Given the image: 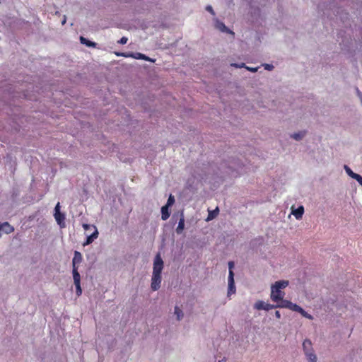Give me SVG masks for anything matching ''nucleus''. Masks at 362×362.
<instances>
[{
  "mask_svg": "<svg viewBox=\"0 0 362 362\" xmlns=\"http://www.w3.org/2000/svg\"><path fill=\"white\" fill-rule=\"evenodd\" d=\"M288 285V281L281 280L276 281L271 288L270 298L272 300L278 303H282V301H285L286 300H284L285 293L281 289L286 288Z\"/></svg>",
  "mask_w": 362,
  "mask_h": 362,
  "instance_id": "obj_1",
  "label": "nucleus"
},
{
  "mask_svg": "<svg viewBox=\"0 0 362 362\" xmlns=\"http://www.w3.org/2000/svg\"><path fill=\"white\" fill-rule=\"evenodd\" d=\"M303 348L308 362H316L317 356L314 354L310 340L305 339L303 343Z\"/></svg>",
  "mask_w": 362,
  "mask_h": 362,
  "instance_id": "obj_2",
  "label": "nucleus"
},
{
  "mask_svg": "<svg viewBox=\"0 0 362 362\" xmlns=\"http://www.w3.org/2000/svg\"><path fill=\"white\" fill-rule=\"evenodd\" d=\"M163 269V261L159 254H158L153 262V274H161Z\"/></svg>",
  "mask_w": 362,
  "mask_h": 362,
  "instance_id": "obj_3",
  "label": "nucleus"
},
{
  "mask_svg": "<svg viewBox=\"0 0 362 362\" xmlns=\"http://www.w3.org/2000/svg\"><path fill=\"white\" fill-rule=\"evenodd\" d=\"M54 218L57 223L62 226V225H64L65 215L63 213L60 212V203L58 202L54 208Z\"/></svg>",
  "mask_w": 362,
  "mask_h": 362,
  "instance_id": "obj_4",
  "label": "nucleus"
},
{
  "mask_svg": "<svg viewBox=\"0 0 362 362\" xmlns=\"http://www.w3.org/2000/svg\"><path fill=\"white\" fill-rule=\"evenodd\" d=\"M161 274H153L151 287L153 291H158L160 287Z\"/></svg>",
  "mask_w": 362,
  "mask_h": 362,
  "instance_id": "obj_5",
  "label": "nucleus"
},
{
  "mask_svg": "<svg viewBox=\"0 0 362 362\" xmlns=\"http://www.w3.org/2000/svg\"><path fill=\"white\" fill-rule=\"evenodd\" d=\"M281 308H288L293 311H296L299 313L300 310H301V307L297 304L293 303L289 300L282 301V303H279V305Z\"/></svg>",
  "mask_w": 362,
  "mask_h": 362,
  "instance_id": "obj_6",
  "label": "nucleus"
},
{
  "mask_svg": "<svg viewBox=\"0 0 362 362\" xmlns=\"http://www.w3.org/2000/svg\"><path fill=\"white\" fill-rule=\"evenodd\" d=\"M94 228L93 233L88 235L86 238V240L83 243V246H86L92 243L95 239L98 237V231L95 226H93Z\"/></svg>",
  "mask_w": 362,
  "mask_h": 362,
  "instance_id": "obj_7",
  "label": "nucleus"
},
{
  "mask_svg": "<svg viewBox=\"0 0 362 362\" xmlns=\"http://www.w3.org/2000/svg\"><path fill=\"white\" fill-rule=\"evenodd\" d=\"M83 260L82 255L78 251L74 252V256L72 259V268H78L79 264Z\"/></svg>",
  "mask_w": 362,
  "mask_h": 362,
  "instance_id": "obj_8",
  "label": "nucleus"
},
{
  "mask_svg": "<svg viewBox=\"0 0 362 362\" xmlns=\"http://www.w3.org/2000/svg\"><path fill=\"white\" fill-rule=\"evenodd\" d=\"M185 228V217L183 212H181V217L179 220L178 226L176 228V233L177 234H181L184 230Z\"/></svg>",
  "mask_w": 362,
  "mask_h": 362,
  "instance_id": "obj_9",
  "label": "nucleus"
},
{
  "mask_svg": "<svg viewBox=\"0 0 362 362\" xmlns=\"http://www.w3.org/2000/svg\"><path fill=\"white\" fill-rule=\"evenodd\" d=\"M170 206L167 205H164L161 208V218L163 221L167 220L170 217V211H169Z\"/></svg>",
  "mask_w": 362,
  "mask_h": 362,
  "instance_id": "obj_10",
  "label": "nucleus"
},
{
  "mask_svg": "<svg viewBox=\"0 0 362 362\" xmlns=\"http://www.w3.org/2000/svg\"><path fill=\"white\" fill-rule=\"evenodd\" d=\"M131 54L132 56H130V57L134 58V59H144V60L148 61V62L152 61L148 57L146 56L144 54L139 53V52H136V53L131 52Z\"/></svg>",
  "mask_w": 362,
  "mask_h": 362,
  "instance_id": "obj_11",
  "label": "nucleus"
},
{
  "mask_svg": "<svg viewBox=\"0 0 362 362\" xmlns=\"http://www.w3.org/2000/svg\"><path fill=\"white\" fill-rule=\"evenodd\" d=\"M304 213V208L303 206H300L298 209L293 210L292 211L293 215L296 217V219H300Z\"/></svg>",
  "mask_w": 362,
  "mask_h": 362,
  "instance_id": "obj_12",
  "label": "nucleus"
},
{
  "mask_svg": "<svg viewBox=\"0 0 362 362\" xmlns=\"http://www.w3.org/2000/svg\"><path fill=\"white\" fill-rule=\"evenodd\" d=\"M72 273L74 284H78V283H81V276L78 272V268H73Z\"/></svg>",
  "mask_w": 362,
  "mask_h": 362,
  "instance_id": "obj_13",
  "label": "nucleus"
},
{
  "mask_svg": "<svg viewBox=\"0 0 362 362\" xmlns=\"http://www.w3.org/2000/svg\"><path fill=\"white\" fill-rule=\"evenodd\" d=\"M80 42L82 44L86 45L87 47H96L95 42H91L83 36L80 37Z\"/></svg>",
  "mask_w": 362,
  "mask_h": 362,
  "instance_id": "obj_14",
  "label": "nucleus"
},
{
  "mask_svg": "<svg viewBox=\"0 0 362 362\" xmlns=\"http://www.w3.org/2000/svg\"><path fill=\"white\" fill-rule=\"evenodd\" d=\"M231 66L236 67V68L245 67L246 69H247L252 72H256L258 69L257 67L252 68V67L246 66L244 63H242L241 64L233 63V64H231Z\"/></svg>",
  "mask_w": 362,
  "mask_h": 362,
  "instance_id": "obj_15",
  "label": "nucleus"
},
{
  "mask_svg": "<svg viewBox=\"0 0 362 362\" xmlns=\"http://www.w3.org/2000/svg\"><path fill=\"white\" fill-rule=\"evenodd\" d=\"M344 169L346 172V173L352 178L355 179L356 180H357V179L358 178V177L360 176V175L357 174V173H354L351 169L347 166V165H344Z\"/></svg>",
  "mask_w": 362,
  "mask_h": 362,
  "instance_id": "obj_16",
  "label": "nucleus"
},
{
  "mask_svg": "<svg viewBox=\"0 0 362 362\" xmlns=\"http://www.w3.org/2000/svg\"><path fill=\"white\" fill-rule=\"evenodd\" d=\"M216 27L223 32L230 33L233 35H234V33L230 30L225 25L224 23L221 22H218L216 24Z\"/></svg>",
  "mask_w": 362,
  "mask_h": 362,
  "instance_id": "obj_17",
  "label": "nucleus"
},
{
  "mask_svg": "<svg viewBox=\"0 0 362 362\" xmlns=\"http://www.w3.org/2000/svg\"><path fill=\"white\" fill-rule=\"evenodd\" d=\"M264 306L265 303L262 300H258L254 305V308L258 310H264Z\"/></svg>",
  "mask_w": 362,
  "mask_h": 362,
  "instance_id": "obj_18",
  "label": "nucleus"
},
{
  "mask_svg": "<svg viewBox=\"0 0 362 362\" xmlns=\"http://www.w3.org/2000/svg\"><path fill=\"white\" fill-rule=\"evenodd\" d=\"M175 314L177 316V320H180L183 317L182 310L178 306H175Z\"/></svg>",
  "mask_w": 362,
  "mask_h": 362,
  "instance_id": "obj_19",
  "label": "nucleus"
},
{
  "mask_svg": "<svg viewBox=\"0 0 362 362\" xmlns=\"http://www.w3.org/2000/svg\"><path fill=\"white\" fill-rule=\"evenodd\" d=\"M305 134V132H300L298 133L293 134L291 136L296 140H300Z\"/></svg>",
  "mask_w": 362,
  "mask_h": 362,
  "instance_id": "obj_20",
  "label": "nucleus"
},
{
  "mask_svg": "<svg viewBox=\"0 0 362 362\" xmlns=\"http://www.w3.org/2000/svg\"><path fill=\"white\" fill-rule=\"evenodd\" d=\"M218 209L216 208L215 210L210 211L209 213L207 220H211V219L214 218L218 215Z\"/></svg>",
  "mask_w": 362,
  "mask_h": 362,
  "instance_id": "obj_21",
  "label": "nucleus"
},
{
  "mask_svg": "<svg viewBox=\"0 0 362 362\" xmlns=\"http://www.w3.org/2000/svg\"><path fill=\"white\" fill-rule=\"evenodd\" d=\"M279 303H277L276 305L265 303L264 310H272V309H274V308H281V306H279Z\"/></svg>",
  "mask_w": 362,
  "mask_h": 362,
  "instance_id": "obj_22",
  "label": "nucleus"
},
{
  "mask_svg": "<svg viewBox=\"0 0 362 362\" xmlns=\"http://www.w3.org/2000/svg\"><path fill=\"white\" fill-rule=\"evenodd\" d=\"M228 284H235L234 281V273L233 271H229L228 278Z\"/></svg>",
  "mask_w": 362,
  "mask_h": 362,
  "instance_id": "obj_23",
  "label": "nucleus"
},
{
  "mask_svg": "<svg viewBox=\"0 0 362 362\" xmlns=\"http://www.w3.org/2000/svg\"><path fill=\"white\" fill-rule=\"evenodd\" d=\"M235 293V284H228V296H230L231 294H233Z\"/></svg>",
  "mask_w": 362,
  "mask_h": 362,
  "instance_id": "obj_24",
  "label": "nucleus"
},
{
  "mask_svg": "<svg viewBox=\"0 0 362 362\" xmlns=\"http://www.w3.org/2000/svg\"><path fill=\"white\" fill-rule=\"evenodd\" d=\"M115 54L117 57H130V56H132L131 54V52H115Z\"/></svg>",
  "mask_w": 362,
  "mask_h": 362,
  "instance_id": "obj_25",
  "label": "nucleus"
},
{
  "mask_svg": "<svg viewBox=\"0 0 362 362\" xmlns=\"http://www.w3.org/2000/svg\"><path fill=\"white\" fill-rule=\"evenodd\" d=\"M174 203H175V198L172 194H170L168 197V199L165 205L170 207L172 205L174 204Z\"/></svg>",
  "mask_w": 362,
  "mask_h": 362,
  "instance_id": "obj_26",
  "label": "nucleus"
},
{
  "mask_svg": "<svg viewBox=\"0 0 362 362\" xmlns=\"http://www.w3.org/2000/svg\"><path fill=\"white\" fill-rule=\"evenodd\" d=\"M75 286L76 288V294L78 296H79L80 295H81V293H82V290L81 288V284L78 283V284H75Z\"/></svg>",
  "mask_w": 362,
  "mask_h": 362,
  "instance_id": "obj_27",
  "label": "nucleus"
},
{
  "mask_svg": "<svg viewBox=\"0 0 362 362\" xmlns=\"http://www.w3.org/2000/svg\"><path fill=\"white\" fill-rule=\"evenodd\" d=\"M128 41V38L126 37H122L119 41H118V43L119 44H122V45H124Z\"/></svg>",
  "mask_w": 362,
  "mask_h": 362,
  "instance_id": "obj_28",
  "label": "nucleus"
},
{
  "mask_svg": "<svg viewBox=\"0 0 362 362\" xmlns=\"http://www.w3.org/2000/svg\"><path fill=\"white\" fill-rule=\"evenodd\" d=\"M264 66L265 69L269 70V71H271L274 69V66L272 64H265Z\"/></svg>",
  "mask_w": 362,
  "mask_h": 362,
  "instance_id": "obj_29",
  "label": "nucleus"
},
{
  "mask_svg": "<svg viewBox=\"0 0 362 362\" xmlns=\"http://www.w3.org/2000/svg\"><path fill=\"white\" fill-rule=\"evenodd\" d=\"M93 226H94L93 225L91 226V225H89V224H87V223H83V228L87 230H89L90 228H93Z\"/></svg>",
  "mask_w": 362,
  "mask_h": 362,
  "instance_id": "obj_30",
  "label": "nucleus"
},
{
  "mask_svg": "<svg viewBox=\"0 0 362 362\" xmlns=\"http://www.w3.org/2000/svg\"><path fill=\"white\" fill-rule=\"evenodd\" d=\"M206 11H209L211 14L214 15V11L211 6H207L206 7Z\"/></svg>",
  "mask_w": 362,
  "mask_h": 362,
  "instance_id": "obj_31",
  "label": "nucleus"
},
{
  "mask_svg": "<svg viewBox=\"0 0 362 362\" xmlns=\"http://www.w3.org/2000/svg\"><path fill=\"white\" fill-rule=\"evenodd\" d=\"M229 271H233V268L234 267V262H228Z\"/></svg>",
  "mask_w": 362,
  "mask_h": 362,
  "instance_id": "obj_32",
  "label": "nucleus"
},
{
  "mask_svg": "<svg viewBox=\"0 0 362 362\" xmlns=\"http://www.w3.org/2000/svg\"><path fill=\"white\" fill-rule=\"evenodd\" d=\"M304 317L307 318V319H309V320H313V317L309 314V313H306L304 315Z\"/></svg>",
  "mask_w": 362,
  "mask_h": 362,
  "instance_id": "obj_33",
  "label": "nucleus"
},
{
  "mask_svg": "<svg viewBox=\"0 0 362 362\" xmlns=\"http://www.w3.org/2000/svg\"><path fill=\"white\" fill-rule=\"evenodd\" d=\"M275 317H276L277 319H280V318H281V313H279V311H276V312H275Z\"/></svg>",
  "mask_w": 362,
  "mask_h": 362,
  "instance_id": "obj_34",
  "label": "nucleus"
},
{
  "mask_svg": "<svg viewBox=\"0 0 362 362\" xmlns=\"http://www.w3.org/2000/svg\"><path fill=\"white\" fill-rule=\"evenodd\" d=\"M299 313H300L302 315V316L304 317V315L307 313L306 311H305L302 308H301V310H300V312Z\"/></svg>",
  "mask_w": 362,
  "mask_h": 362,
  "instance_id": "obj_35",
  "label": "nucleus"
},
{
  "mask_svg": "<svg viewBox=\"0 0 362 362\" xmlns=\"http://www.w3.org/2000/svg\"><path fill=\"white\" fill-rule=\"evenodd\" d=\"M357 181L359 182V184L362 186V177L360 175L358 178L357 179Z\"/></svg>",
  "mask_w": 362,
  "mask_h": 362,
  "instance_id": "obj_36",
  "label": "nucleus"
},
{
  "mask_svg": "<svg viewBox=\"0 0 362 362\" xmlns=\"http://www.w3.org/2000/svg\"><path fill=\"white\" fill-rule=\"evenodd\" d=\"M357 92L358 93V95L360 96L361 98V103H362V94H361V93L359 92V90L357 89Z\"/></svg>",
  "mask_w": 362,
  "mask_h": 362,
  "instance_id": "obj_37",
  "label": "nucleus"
},
{
  "mask_svg": "<svg viewBox=\"0 0 362 362\" xmlns=\"http://www.w3.org/2000/svg\"><path fill=\"white\" fill-rule=\"evenodd\" d=\"M218 362H221V361H218Z\"/></svg>",
  "mask_w": 362,
  "mask_h": 362,
  "instance_id": "obj_38",
  "label": "nucleus"
}]
</instances>
